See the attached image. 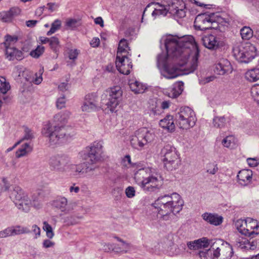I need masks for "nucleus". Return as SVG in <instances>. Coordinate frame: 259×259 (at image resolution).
<instances>
[{"label": "nucleus", "mask_w": 259, "mask_h": 259, "mask_svg": "<svg viewBox=\"0 0 259 259\" xmlns=\"http://www.w3.org/2000/svg\"><path fill=\"white\" fill-rule=\"evenodd\" d=\"M58 89L62 92H65L68 89V83L67 82H62L58 86Z\"/></svg>", "instance_id": "obj_63"}, {"label": "nucleus", "mask_w": 259, "mask_h": 259, "mask_svg": "<svg viewBox=\"0 0 259 259\" xmlns=\"http://www.w3.org/2000/svg\"><path fill=\"white\" fill-rule=\"evenodd\" d=\"M203 219L209 224L219 226L223 222V218L217 214L205 212L202 215Z\"/></svg>", "instance_id": "obj_27"}, {"label": "nucleus", "mask_w": 259, "mask_h": 259, "mask_svg": "<svg viewBox=\"0 0 259 259\" xmlns=\"http://www.w3.org/2000/svg\"><path fill=\"white\" fill-rule=\"evenodd\" d=\"M115 64L118 70L123 74H130L133 67L131 59L126 54L117 55Z\"/></svg>", "instance_id": "obj_17"}, {"label": "nucleus", "mask_w": 259, "mask_h": 259, "mask_svg": "<svg viewBox=\"0 0 259 259\" xmlns=\"http://www.w3.org/2000/svg\"><path fill=\"white\" fill-rule=\"evenodd\" d=\"M235 227L237 230L241 234L247 236L248 229L246 227V222L245 220L239 219L237 220L235 223Z\"/></svg>", "instance_id": "obj_34"}, {"label": "nucleus", "mask_w": 259, "mask_h": 259, "mask_svg": "<svg viewBox=\"0 0 259 259\" xmlns=\"http://www.w3.org/2000/svg\"><path fill=\"white\" fill-rule=\"evenodd\" d=\"M175 120L176 124L183 129L194 126L196 121L194 111L188 107H181L176 114Z\"/></svg>", "instance_id": "obj_9"}, {"label": "nucleus", "mask_w": 259, "mask_h": 259, "mask_svg": "<svg viewBox=\"0 0 259 259\" xmlns=\"http://www.w3.org/2000/svg\"><path fill=\"white\" fill-rule=\"evenodd\" d=\"M53 205L56 208L61 210L62 212L66 213L70 211V209L67 207V200L64 197L58 198L53 202Z\"/></svg>", "instance_id": "obj_31"}, {"label": "nucleus", "mask_w": 259, "mask_h": 259, "mask_svg": "<svg viewBox=\"0 0 259 259\" xmlns=\"http://www.w3.org/2000/svg\"><path fill=\"white\" fill-rule=\"evenodd\" d=\"M214 14H201L197 16L194 23L196 29L204 30L213 28V24L216 23L214 19Z\"/></svg>", "instance_id": "obj_16"}, {"label": "nucleus", "mask_w": 259, "mask_h": 259, "mask_svg": "<svg viewBox=\"0 0 259 259\" xmlns=\"http://www.w3.org/2000/svg\"><path fill=\"white\" fill-rule=\"evenodd\" d=\"M209 251V249L207 250V251H200L198 253V255L201 259H207V255L208 251Z\"/></svg>", "instance_id": "obj_64"}, {"label": "nucleus", "mask_w": 259, "mask_h": 259, "mask_svg": "<svg viewBox=\"0 0 259 259\" xmlns=\"http://www.w3.org/2000/svg\"><path fill=\"white\" fill-rule=\"evenodd\" d=\"M61 25V22L59 19L55 20L51 25V29L48 31L47 34L51 35L54 33L57 30H58Z\"/></svg>", "instance_id": "obj_44"}, {"label": "nucleus", "mask_w": 259, "mask_h": 259, "mask_svg": "<svg viewBox=\"0 0 259 259\" xmlns=\"http://www.w3.org/2000/svg\"><path fill=\"white\" fill-rule=\"evenodd\" d=\"M33 138L34 133L33 131L27 127H24V135L22 140H21V142L24 140H28Z\"/></svg>", "instance_id": "obj_48"}, {"label": "nucleus", "mask_w": 259, "mask_h": 259, "mask_svg": "<svg viewBox=\"0 0 259 259\" xmlns=\"http://www.w3.org/2000/svg\"><path fill=\"white\" fill-rule=\"evenodd\" d=\"M49 164L52 169L63 172L69 169L71 162L70 157L67 155L58 154L50 158Z\"/></svg>", "instance_id": "obj_15"}, {"label": "nucleus", "mask_w": 259, "mask_h": 259, "mask_svg": "<svg viewBox=\"0 0 259 259\" xmlns=\"http://www.w3.org/2000/svg\"><path fill=\"white\" fill-rule=\"evenodd\" d=\"M102 143L100 142H94L91 147H89V151L88 152L87 157L85 158V171L86 173L94 171L98 167L93 165L100 161L102 158Z\"/></svg>", "instance_id": "obj_11"}, {"label": "nucleus", "mask_w": 259, "mask_h": 259, "mask_svg": "<svg viewBox=\"0 0 259 259\" xmlns=\"http://www.w3.org/2000/svg\"><path fill=\"white\" fill-rule=\"evenodd\" d=\"M44 230L46 232V235L48 238L52 239L54 236V233L53 231L52 227L47 222L43 223Z\"/></svg>", "instance_id": "obj_45"}, {"label": "nucleus", "mask_w": 259, "mask_h": 259, "mask_svg": "<svg viewBox=\"0 0 259 259\" xmlns=\"http://www.w3.org/2000/svg\"><path fill=\"white\" fill-rule=\"evenodd\" d=\"M210 251L213 250L214 257L218 259H230L233 254L232 246L222 239L213 240Z\"/></svg>", "instance_id": "obj_12"}, {"label": "nucleus", "mask_w": 259, "mask_h": 259, "mask_svg": "<svg viewBox=\"0 0 259 259\" xmlns=\"http://www.w3.org/2000/svg\"><path fill=\"white\" fill-rule=\"evenodd\" d=\"M214 78L215 77L213 76H209L204 78H201L199 79V83L202 84H204L213 80Z\"/></svg>", "instance_id": "obj_57"}, {"label": "nucleus", "mask_w": 259, "mask_h": 259, "mask_svg": "<svg viewBox=\"0 0 259 259\" xmlns=\"http://www.w3.org/2000/svg\"><path fill=\"white\" fill-rule=\"evenodd\" d=\"M98 108L97 96L94 94H90L85 96L81 109L83 111L90 112Z\"/></svg>", "instance_id": "obj_19"}, {"label": "nucleus", "mask_w": 259, "mask_h": 259, "mask_svg": "<svg viewBox=\"0 0 259 259\" xmlns=\"http://www.w3.org/2000/svg\"><path fill=\"white\" fill-rule=\"evenodd\" d=\"M128 84L131 90L135 94H142L144 93L145 90L147 89V87L145 84H144L136 80H130Z\"/></svg>", "instance_id": "obj_30"}, {"label": "nucleus", "mask_w": 259, "mask_h": 259, "mask_svg": "<svg viewBox=\"0 0 259 259\" xmlns=\"http://www.w3.org/2000/svg\"><path fill=\"white\" fill-rule=\"evenodd\" d=\"M233 53L237 61L247 63L256 56V49L250 42L242 43L236 45L233 47Z\"/></svg>", "instance_id": "obj_7"}, {"label": "nucleus", "mask_w": 259, "mask_h": 259, "mask_svg": "<svg viewBox=\"0 0 259 259\" xmlns=\"http://www.w3.org/2000/svg\"><path fill=\"white\" fill-rule=\"evenodd\" d=\"M135 190L133 187L128 186L125 189L126 196L130 198H133L135 196Z\"/></svg>", "instance_id": "obj_53"}, {"label": "nucleus", "mask_w": 259, "mask_h": 259, "mask_svg": "<svg viewBox=\"0 0 259 259\" xmlns=\"http://www.w3.org/2000/svg\"><path fill=\"white\" fill-rule=\"evenodd\" d=\"M183 90L184 83L182 81H178L175 83L172 87L166 92V94L170 98H176L181 94Z\"/></svg>", "instance_id": "obj_26"}, {"label": "nucleus", "mask_w": 259, "mask_h": 259, "mask_svg": "<svg viewBox=\"0 0 259 259\" xmlns=\"http://www.w3.org/2000/svg\"><path fill=\"white\" fill-rule=\"evenodd\" d=\"M136 183L146 192H154L159 189L162 185L161 176L154 171V169L145 167L139 169L135 173Z\"/></svg>", "instance_id": "obj_2"}, {"label": "nucleus", "mask_w": 259, "mask_h": 259, "mask_svg": "<svg viewBox=\"0 0 259 259\" xmlns=\"http://www.w3.org/2000/svg\"><path fill=\"white\" fill-rule=\"evenodd\" d=\"M232 66L230 62L227 59H222L215 65L214 71L219 75H224L232 72Z\"/></svg>", "instance_id": "obj_21"}, {"label": "nucleus", "mask_w": 259, "mask_h": 259, "mask_svg": "<svg viewBox=\"0 0 259 259\" xmlns=\"http://www.w3.org/2000/svg\"><path fill=\"white\" fill-rule=\"evenodd\" d=\"M159 125L163 129L169 132H173L175 130V125L171 115H167L165 118L160 120Z\"/></svg>", "instance_id": "obj_29"}, {"label": "nucleus", "mask_w": 259, "mask_h": 259, "mask_svg": "<svg viewBox=\"0 0 259 259\" xmlns=\"http://www.w3.org/2000/svg\"><path fill=\"white\" fill-rule=\"evenodd\" d=\"M11 228L12 236L20 235L21 234H27L30 232V231L28 228L21 227L20 226H16Z\"/></svg>", "instance_id": "obj_40"}, {"label": "nucleus", "mask_w": 259, "mask_h": 259, "mask_svg": "<svg viewBox=\"0 0 259 259\" xmlns=\"http://www.w3.org/2000/svg\"><path fill=\"white\" fill-rule=\"evenodd\" d=\"M66 99L64 95L59 98L56 101V107L58 109H61L65 106Z\"/></svg>", "instance_id": "obj_51"}, {"label": "nucleus", "mask_w": 259, "mask_h": 259, "mask_svg": "<svg viewBox=\"0 0 259 259\" xmlns=\"http://www.w3.org/2000/svg\"><path fill=\"white\" fill-rule=\"evenodd\" d=\"M10 197L19 209L28 211L31 205V201L27 193L19 186L13 187Z\"/></svg>", "instance_id": "obj_13"}, {"label": "nucleus", "mask_w": 259, "mask_h": 259, "mask_svg": "<svg viewBox=\"0 0 259 259\" xmlns=\"http://www.w3.org/2000/svg\"><path fill=\"white\" fill-rule=\"evenodd\" d=\"M32 150V147L28 143H25L16 151V156L20 158L30 153Z\"/></svg>", "instance_id": "obj_35"}, {"label": "nucleus", "mask_w": 259, "mask_h": 259, "mask_svg": "<svg viewBox=\"0 0 259 259\" xmlns=\"http://www.w3.org/2000/svg\"><path fill=\"white\" fill-rule=\"evenodd\" d=\"M218 170L217 164L213 163H209L207 166V172L211 175H214Z\"/></svg>", "instance_id": "obj_52"}, {"label": "nucleus", "mask_w": 259, "mask_h": 259, "mask_svg": "<svg viewBox=\"0 0 259 259\" xmlns=\"http://www.w3.org/2000/svg\"><path fill=\"white\" fill-rule=\"evenodd\" d=\"M246 227L248 229L249 234L247 236L253 238L254 235H257L259 234V223L257 220L251 218H247L246 219Z\"/></svg>", "instance_id": "obj_24"}, {"label": "nucleus", "mask_w": 259, "mask_h": 259, "mask_svg": "<svg viewBox=\"0 0 259 259\" xmlns=\"http://www.w3.org/2000/svg\"><path fill=\"white\" fill-rule=\"evenodd\" d=\"M2 182L4 184L3 188H4L5 191H8L10 187V184L9 183L7 179L6 178H3L2 179Z\"/></svg>", "instance_id": "obj_62"}, {"label": "nucleus", "mask_w": 259, "mask_h": 259, "mask_svg": "<svg viewBox=\"0 0 259 259\" xmlns=\"http://www.w3.org/2000/svg\"><path fill=\"white\" fill-rule=\"evenodd\" d=\"M213 124L215 127L222 128L226 124V119L224 116H215L213 119Z\"/></svg>", "instance_id": "obj_39"}, {"label": "nucleus", "mask_w": 259, "mask_h": 259, "mask_svg": "<svg viewBox=\"0 0 259 259\" xmlns=\"http://www.w3.org/2000/svg\"><path fill=\"white\" fill-rule=\"evenodd\" d=\"M32 231L35 235V238L40 236V229L36 225H33L32 227Z\"/></svg>", "instance_id": "obj_59"}, {"label": "nucleus", "mask_w": 259, "mask_h": 259, "mask_svg": "<svg viewBox=\"0 0 259 259\" xmlns=\"http://www.w3.org/2000/svg\"><path fill=\"white\" fill-rule=\"evenodd\" d=\"M43 71H44V68H43L41 69H40L39 70L40 75L38 77H37L36 76V77H35V78L33 80V82L35 84H40L41 82V81L42 80V78L41 75H42V74L43 73Z\"/></svg>", "instance_id": "obj_60"}, {"label": "nucleus", "mask_w": 259, "mask_h": 259, "mask_svg": "<svg viewBox=\"0 0 259 259\" xmlns=\"http://www.w3.org/2000/svg\"><path fill=\"white\" fill-rule=\"evenodd\" d=\"M100 43V41L99 38L94 37L91 40L90 44L93 47H97L99 46Z\"/></svg>", "instance_id": "obj_61"}, {"label": "nucleus", "mask_w": 259, "mask_h": 259, "mask_svg": "<svg viewBox=\"0 0 259 259\" xmlns=\"http://www.w3.org/2000/svg\"><path fill=\"white\" fill-rule=\"evenodd\" d=\"M55 243L49 239H46L43 241V247L48 248L54 246Z\"/></svg>", "instance_id": "obj_58"}, {"label": "nucleus", "mask_w": 259, "mask_h": 259, "mask_svg": "<svg viewBox=\"0 0 259 259\" xmlns=\"http://www.w3.org/2000/svg\"><path fill=\"white\" fill-rule=\"evenodd\" d=\"M162 160L165 167L169 171L179 168L181 164V159L176 149L170 145H165L160 152Z\"/></svg>", "instance_id": "obj_6"}, {"label": "nucleus", "mask_w": 259, "mask_h": 259, "mask_svg": "<svg viewBox=\"0 0 259 259\" xmlns=\"http://www.w3.org/2000/svg\"><path fill=\"white\" fill-rule=\"evenodd\" d=\"M122 91L119 86H114L107 89L102 95L101 101L111 112L116 111L122 96Z\"/></svg>", "instance_id": "obj_8"}, {"label": "nucleus", "mask_w": 259, "mask_h": 259, "mask_svg": "<svg viewBox=\"0 0 259 259\" xmlns=\"http://www.w3.org/2000/svg\"><path fill=\"white\" fill-rule=\"evenodd\" d=\"M171 213L172 212H168L158 210V215H159V218L164 221H168L171 218Z\"/></svg>", "instance_id": "obj_50"}, {"label": "nucleus", "mask_w": 259, "mask_h": 259, "mask_svg": "<svg viewBox=\"0 0 259 259\" xmlns=\"http://www.w3.org/2000/svg\"><path fill=\"white\" fill-rule=\"evenodd\" d=\"M128 50H130V49L126 39H121L118 44L117 55H124L123 54L127 55V53L128 54Z\"/></svg>", "instance_id": "obj_36"}, {"label": "nucleus", "mask_w": 259, "mask_h": 259, "mask_svg": "<svg viewBox=\"0 0 259 259\" xmlns=\"http://www.w3.org/2000/svg\"><path fill=\"white\" fill-rule=\"evenodd\" d=\"M247 162L250 167H255L259 164V160L255 158H248Z\"/></svg>", "instance_id": "obj_55"}, {"label": "nucleus", "mask_w": 259, "mask_h": 259, "mask_svg": "<svg viewBox=\"0 0 259 259\" xmlns=\"http://www.w3.org/2000/svg\"><path fill=\"white\" fill-rule=\"evenodd\" d=\"M245 77L250 82H255L259 79V68H252L248 70L245 74Z\"/></svg>", "instance_id": "obj_33"}, {"label": "nucleus", "mask_w": 259, "mask_h": 259, "mask_svg": "<svg viewBox=\"0 0 259 259\" xmlns=\"http://www.w3.org/2000/svg\"><path fill=\"white\" fill-rule=\"evenodd\" d=\"M116 238L118 241L122 243L121 247L117 248L116 247H113L110 244L105 243L104 244V250L105 251H109V250H112L123 253H126L131 247L130 244L125 242L123 240L118 237H116Z\"/></svg>", "instance_id": "obj_25"}, {"label": "nucleus", "mask_w": 259, "mask_h": 259, "mask_svg": "<svg viewBox=\"0 0 259 259\" xmlns=\"http://www.w3.org/2000/svg\"><path fill=\"white\" fill-rule=\"evenodd\" d=\"M154 137L155 135L151 130L146 127L141 128L131 136V144L134 148L141 150L145 145L151 142Z\"/></svg>", "instance_id": "obj_10"}, {"label": "nucleus", "mask_w": 259, "mask_h": 259, "mask_svg": "<svg viewBox=\"0 0 259 259\" xmlns=\"http://www.w3.org/2000/svg\"><path fill=\"white\" fill-rule=\"evenodd\" d=\"M258 244V241L256 239H253L252 238L249 240L238 238L235 242V246L244 251L254 250L257 247Z\"/></svg>", "instance_id": "obj_18"}, {"label": "nucleus", "mask_w": 259, "mask_h": 259, "mask_svg": "<svg viewBox=\"0 0 259 259\" xmlns=\"http://www.w3.org/2000/svg\"><path fill=\"white\" fill-rule=\"evenodd\" d=\"M234 142V138L232 136H229L222 140V144L224 147L229 148Z\"/></svg>", "instance_id": "obj_49"}, {"label": "nucleus", "mask_w": 259, "mask_h": 259, "mask_svg": "<svg viewBox=\"0 0 259 259\" xmlns=\"http://www.w3.org/2000/svg\"><path fill=\"white\" fill-rule=\"evenodd\" d=\"M251 92L254 101L259 104V84L253 85L251 89Z\"/></svg>", "instance_id": "obj_46"}, {"label": "nucleus", "mask_w": 259, "mask_h": 259, "mask_svg": "<svg viewBox=\"0 0 259 259\" xmlns=\"http://www.w3.org/2000/svg\"><path fill=\"white\" fill-rule=\"evenodd\" d=\"M183 204L181 196L177 193H173L171 195L159 197L154 204L158 210L172 212L174 214H176L182 209Z\"/></svg>", "instance_id": "obj_5"}, {"label": "nucleus", "mask_w": 259, "mask_h": 259, "mask_svg": "<svg viewBox=\"0 0 259 259\" xmlns=\"http://www.w3.org/2000/svg\"><path fill=\"white\" fill-rule=\"evenodd\" d=\"M253 33V31L249 27L245 26L240 30V34L244 39H249L252 36Z\"/></svg>", "instance_id": "obj_43"}, {"label": "nucleus", "mask_w": 259, "mask_h": 259, "mask_svg": "<svg viewBox=\"0 0 259 259\" xmlns=\"http://www.w3.org/2000/svg\"><path fill=\"white\" fill-rule=\"evenodd\" d=\"M252 177V171L250 169H242L237 175L238 182L242 186H247L250 183Z\"/></svg>", "instance_id": "obj_23"}, {"label": "nucleus", "mask_w": 259, "mask_h": 259, "mask_svg": "<svg viewBox=\"0 0 259 259\" xmlns=\"http://www.w3.org/2000/svg\"><path fill=\"white\" fill-rule=\"evenodd\" d=\"M49 46L50 47V48L54 52H58L60 48L59 38L56 36H53L51 37V39L49 42Z\"/></svg>", "instance_id": "obj_42"}, {"label": "nucleus", "mask_w": 259, "mask_h": 259, "mask_svg": "<svg viewBox=\"0 0 259 259\" xmlns=\"http://www.w3.org/2000/svg\"><path fill=\"white\" fill-rule=\"evenodd\" d=\"M71 113L68 110L60 112L54 116V122L56 124L65 123L70 117Z\"/></svg>", "instance_id": "obj_32"}, {"label": "nucleus", "mask_w": 259, "mask_h": 259, "mask_svg": "<svg viewBox=\"0 0 259 259\" xmlns=\"http://www.w3.org/2000/svg\"><path fill=\"white\" fill-rule=\"evenodd\" d=\"M70 130L65 126L53 125L49 122L44 125L41 133L50 145H54L70 138L72 136Z\"/></svg>", "instance_id": "obj_4"}, {"label": "nucleus", "mask_w": 259, "mask_h": 259, "mask_svg": "<svg viewBox=\"0 0 259 259\" xmlns=\"http://www.w3.org/2000/svg\"><path fill=\"white\" fill-rule=\"evenodd\" d=\"M20 12L21 10L18 7H12L9 11L1 13L0 15L4 22H8L11 21L13 18L20 14Z\"/></svg>", "instance_id": "obj_28"}, {"label": "nucleus", "mask_w": 259, "mask_h": 259, "mask_svg": "<svg viewBox=\"0 0 259 259\" xmlns=\"http://www.w3.org/2000/svg\"><path fill=\"white\" fill-rule=\"evenodd\" d=\"M81 218L80 216L71 214L64 218V222L68 226L75 225L79 223Z\"/></svg>", "instance_id": "obj_37"}, {"label": "nucleus", "mask_w": 259, "mask_h": 259, "mask_svg": "<svg viewBox=\"0 0 259 259\" xmlns=\"http://www.w3.org/2000/svg\"><path fill=\"white\" fill-rule=\"evenodd\" d=\"M5 38V41L2 45L5 48L6 58L10 61L14 60L15 59L21 60L23 58V53L15 47V44L18 40L17 36L7 35Z\"/></svg>", "instance_id": "obj_14"}, {"label": "nucleus", "mask_w": 259, "mask_h": 259, "mask_svg": "<svg viewBox=\"0 0 259 259\" xmlns=\"http://www.w3.org/2000/svg\"><path fill=\"white\" fill-rule=\"evenodd\" d=\"M78 55V52L77 50H71L69 51L68 53V57L70 60H75L77 58V56Z\"/></svg>", "instance_id": "obj_56"}, {"label": "nucleus", "mask_w": 259, "mask_h": 259, "mask_svg": "<svg viewBox=\"0 0 259 259\" xmlns=\"http://www.w3.org/2000/svg\"><path fill=\"white\" fill-rule=\"evenodd\" d=\"M212 241L213 240H208L205 237H203L193 241L188 242L187 246L191 250H197L201 248L208 247Z\"/></svg>", "instance_id": "obj_22"}, {"label": "nucleus", "mask_w": 259, "mask_h": 259, "mask_svg": "<svg viewBox=\"0 0 259 259\" xmlns=\"http://www.w3.org/2000/svg\"><path fill=\"white\" fill-rule=\"evenodd\" d=\"M201 40L203 46L210 50H216L220 45V38L211 34L203 36Z\"/></svg>", "instance_id": "obj_20"}, {"label": "nucleus", "mask_w": 259, "mask_h": 259, "mask_svg": "<svg viewBox=\"0 0 259 259\" xmlns=\"http://www.w3.org/2000/svg\"><path fill=\"white\" fill-rule=\"evenodd\" d=\"M151 7H153L154 9L152 13V16L154 19L160 16H165L168 12L180 18H183L186 16L185 5L182 1L168 0L167 5L164 4L163 2L160 4L159 3H151L145 9L143 16L146 11Z\"/></svg>", "instance_id": "obj_3"}, {"label": "nucleus", "mask_w": 259, "mask_h": 259, "mask_svg": "<svg viewBox=\"0 0 259 259\" xmlns=\"http://www.w3.org/2000/svg\"><path fill=\"white\" fill-rule=\"evenodd\" d=\"M0 91L3 94H6L11 88L10 83L4 76H0Z\"/></svg>", "instance_id": "obj_41"}, {"label": "nucleus", "mask_w": 259, "mask_h": 259, "mask_svg": "<svg viewBox=\"0 0 259 259\" xmlns=\"http://www.w3.org/2000/svg\"><path fill=\"white\" fill-rule=\"evenodd\" d=\"M166 54L163 53L157 57L158 66H162L161 74L167 79L175 78L181 74L179 67L183 66L187 62L192 49L194 54L192 62V71L197 66L199 50L195 39L192 35L178 37L168 35L164 39Z\"/></svg>", "instance_id": "obj_1"}, {"label": "nucleus", "mask_w": 259, "mask_h": 259, "mask_svg": "<svg viewBox=\"0 0 259 259\" xmlns=\"http://www.w3.org/2000/svg\"><path fill=\"white\" fill-rule=\"evenodd\" d=\"M11 236H12V234L11 227H8L0 231V238H6Z\"/></svg>", "instance_id": "obj_54"}, {"label": "nucleus", "mask_w": 259, "mask_h": 259, "mask_svg": "<svg viewBox=\"0 0 259 259\" xmlns=\"http://www.w3.org/2000/svg\"><path fill=\"white\" fill-rule=\"evenodd\" d=\"M85 162L78 165H74L71 163V166H70L69 169H71L72 171H74L76 175H82L86 174V171H85Z\"/></svg>", "instance_id": "obj_38"}, {"label": "nucleus", "mask_w": 259, "mask_h": 259, "mask_svg": "<svg viewBox=\"0 0 259 259\" xmlns=\"http://www.w3.org/2000/svg\"><path fill=\"white\" fill-rule=\"evenodd\" d=\"M44 52V47L38 46L36 49L32 50L30 53V55L34 58H38L40 55L42 54Z\"/></svg>", "instance_id": "obj_47"}]
</instances>
